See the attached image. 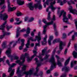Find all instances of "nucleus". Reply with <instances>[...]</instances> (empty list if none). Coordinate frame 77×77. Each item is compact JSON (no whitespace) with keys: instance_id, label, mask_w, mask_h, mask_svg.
<instances>
[{"instance_id":"f257e3e1","label":"nucleus","mask_w":77,"mask_h":77,"mask_svg":"<svg viewBox=\"0 0 77 77\" xmlns=\"http://www.w3.org/2000/svg\"><path fill=\"white\" fill-rule=\"evenodd\" d=\"M49 62H51L52 63L51 66V68L50 70H48L47 71V74H49L50 73V72L51 70L53 69V67L54 66H56V62H55V60H54V55H52L51 57L49 60Z\"/></svg>"},{"instance_id":"f03ea898","label":"nucleus","mask_w":77,"mask_h":77,"mask_svg":"<svg viewBox=\"0 0 77 77\" xmlns=\"http://www.w3.org/2000/svg\"><path fill=\"white\" fill-rule=\"evenodd\" d=\"M63 13V22H64L67 24H70V23L68 21V18L66 16V12H64V11L62 10L61 11V13L60 14L59 17H60L62 15V14Z\"/></svg>"},{"instance_id":"7ed1b4c3","label":"nucleus","mask_w":77,"mask_h":77,"mask_svg":"<svg viewBox=\"0 0 77 77\" xmlns=\"http://www.w3.org/2000/svg\"><path fill=\"white\" fill-rule=\"evenodd\" d=\"M70 60V57H69L68 59H67L65 63V66L63 68H62V71H64L65 72H67L69 71V68L66 67V66L68 64Z\"/></svg>"},{"instance_id":"20e7f679","label":"nucleus","mask_w":77,"mask_h":77,"mask_svg":"<svg viewBox=\"0 0 77 77\" xmlns=\"http://www.w3.org/2000/svg\"><path fill=\"white\" fill-rule=\"evenodd\" d=\"M16 64L15 63H13L12 64V65L8 69V72H11L10 74V77H12L13 76L14 74V72H15V69H12V68H13V67H14L15 65H16Z\"/></svg>"},{"instance_id":"39448f33","label":"nucleus","mask_w":77,"mask_h":77,"mask_svg":"<svg viewBox=\"0 0 77 77\" xmlns=\"http://www.w3.org/2000/svg\"><path fill=\"white\" fill-rule=\"evenodd\" d=\"M39 3L38 2V3L35 4L34 5V6H33V3H30L28 4V7L29 8L30 10L33 11V9H34V7L35 9H37L38 7V6L39 5Z\"/></svg>"},{"instance_id":"423d86ee","label":"nucleus","mask_w":77,"mask_h":77,"mask_svg":"<svg viewBox=\"0 0 77 77\" xmlns=\"http://www.w3.org/2000/svg\"><path fill=\"white\" fill-rule=\"evenodd\" d=\"M8 18V15L6 14H0V18L1 20L2 19L4 21H7L6 20Z\"/></svg>"},{"instance_id":"0eeeda50","label":"nucleus","mask_w":77,"mask_h":77,"mask_svg":"<svg viewBox=\"0 0 77 77\" xmlns=\"http://www.w3.org/2000/svg\"><path fill=\"white\" fill-rule=\"evenodd\" d=\"M33 73V71L32 70H30L29 71L27 72H23V74H25V77H27V76L29 75H31Z\"/></svg>"},{"instance_id":"6e6552de","label":"nucleus","mask_w":77,"mask_h":77,"mask_svg":"<svg viewBox=\"0 0 77 77\" xmlns=\"http://www.w3.org/2000/svg\"><path fill=\"white\" fill-rule=\"evenodd\" d=\"M69 10L70 11V12L73 14H77V11L75 9H73L72 6H70V8H69Z\"/></svg>"},{"instance_id":"1a4fd4ad","label":"nucleus","mask_w":77,"mask_h":77,"mask_svg":"<svg viewBox=\"0 0 77 77\" xmlns=\"http://www.w3.org/2000/svg\"><path fill=\"white\" fill-rule=\"evenodd\" d=\"M55 3H56V1H54L53 2H51L50 3V5H51L48 7V9H50V8H51L52 11H54V10H55L56 8H54V7H53V5H54Z\"/></svg>"},{"instance_id":"9d476101","label":"nucleus","mask_w":77,"mask_h":77,"mask_svg":"<svg viewBox=\"0 0 77 77\" xmlns=\"http://www.w3.org/2000/svg\"><path fill=\"white\" fill-rule=\"evenodd\" d=\"M5 53L7 54L8 57H10L11 56V48H8V50L6 51Z\"/></svg>"},{"instance_id":"9b49d317","label":"nucleus","mask_w":77,"mask_h":77,"mask_svg":"<svg viewBox=\"0 0 77 77\" xmlns=\"http://www.w3.org/2000/svg\"><path fill=\"white\" fill-rule=\"evenodd\" d=\"M6 24H7V21H5L1 26L0 28V30H4L5 28L6 27L5 25H6Z\"/></svg>"},{"instance_id":"f8f14e48","label":"nucleus","mask_w":77,"mask_h":77,"mask_svg":"<svg viewBox=\"0 0 77 77\" xmlns=\"http://www.w3.org/2000/svg\"><path fill=\"white\" fill-rule=\"evenodd\" d=\"M43 21L44 23H45V24H46V25H50L51 24H53V21H51V22L49 23H47V21L43 19Z\"/></svg>"},{"instance_id":"ddd939ff","label":"nucleus","mask_w":77,"mask_h":77,"mask_svg":"<svg viewBox=\"0 0 77 77\" xmlns=\"http://www.w3.org/2000/svg\"><path fill=\"white\" fill-rule=\"evenodd\" d=\"M17 3L19 5H23L24 2L23 1L20 0L17 1Z\"/></svg>"},{"instance_id":"4468645a","label":"nucleus","mask_w":77,"mask_h":77,"mask_svg":"<svg viewBox=\"0 0 77 77\" xmlns=\"http://www.w3.org/2000/svg\"><path fill=\"white\" fill-rule=\"evenodd\" d=\"M41 35V33L40 32H39L38 34V36H36L35 38H38V42H39V41L41 40V37L40 36Z\"/></svg>"},{"instance_id":"2eb2a0df","label":"nucleus","mask_w":77,"mask_h":77,"mask_svg":"<svg viewBox=\"0 0 77 77\" xmlns=\"http://www.w3.org/2000/svg\"><path fill=\"white\" fill-rule=\"evenodd\" d=\"M16 9V7H8V12L12 11H14V10Z\"/></svg>"},{"instance_id":"dca6fc26","label":"nucleus","mask_w":77,"mask_h":77,"mask_svg":"<svg viewBox=\"0 0 77 77\" xmlns=\"http://www.w3.org/2000/svg\"><path fill=\"white\" fill-rule=\"evenodd\" d=\"M47 52V48H45L44 49H43L42 51V53L41 55L42 56H44L45 53Z\"/></svg>"},{"instance_id":"f3484780","label":"nucleus","mask_w":77,"mask_h":77,"mask_svg":"<svg viewBox=\"0 0 77 77\" xmlns=\"http://www.w3.org/2000/svg\"><path fill=\"white\" fill-rule=\"evenodd\" d=\"M25 56L23 54H22L21 56L20 57V59L21 60H23V63L24 62H25Z\"/></svg>"},{"instance_id":"a211bd4d","label":"nucleus","mask_w":77,"mask_h":77,"mask_svg":"<svg viewBox=\"0 0 77 77\" xmlns=\"http://www.w3.org/2000/svg\"><path fill=\"white\" fill-rule=\"evenodd\" d=\"M38 3H38V8L39 9H41L42 8V5L41 4V1H38Z\"/></svg>"},{"instance_id":"6ab92c4d","label":"nucleus","mask_w":77,"mask_h":77,"mask_svg":"<svg viewBox=\"0 0 77 77\" xmlns=\"http://www.w3.org/2000/svg\"><path fill=\"white\" fill-rule=\"evenodd\" d=\"M72 54L73 56L75 58H77V53L75 51H74L73 52Z\"/></svg>"},{"instance_id":"aec40b11","label":"nucleus","mask_w":77,"mask_h":77,"mask_svg":"<svg viewBox=\"0 0 77 77\" xmlns=\"http://www.w3.org/2000/svg\"><path fill=\"white\" fill-rule=\"evenodd\" d=\"M33 53H34V55L32 56V58H33L35 57V56H36V54H37V53H38V52H37V51H33Z\"/></svg>"},{"instance_id":"412c9836","label":"nucleus","mask_w":77,"mask_h":77,"mask_svg":"<svg viewBox=\"0 0 77 77\" xmlns=\"http://www.w3.org/2000/svg\"><path fill=\"white\" fill-rule=\"evenodd\" d=\"M24 41L25 40L24 39H21V42H22L21 44V46L22 47H23L24 45Z\"/></svg>"},{"instance_id":"4be33fe9","label":"nucleus","mask_w":77,"mask_h":77,"mask_svg":"<svg viewBox=\"0 0 77 77\" xmlns=\"http://www.w3.org/2000/svg\"><path fill=\"white\" fill-rule=\"evenodd\" d=\"M29 45H30V40H28L27 43L26 45V48H29Z\"/></svg>"},{"instance_id":"5701e85b","label":"nucleus","mask_w":77,"mask_h":77,"mask_svg":"<svg viewBox=\"0 0 77 77\" xmlns=\"http://www.w3.org/2000/svg\"><path fill=\"white\" fill-rule=\"evenodd\" d=\"M33 58H32V56L31 58H30V57H28L27 58V61L28 62H29L31 61V60H32V59H33Z\"/></svg>"},{"instance_id":"b1692460","label":"nucleus","mask_w":77,"mask_h":77,"mask_svg":"<svg viewBox=\"0 0 77 77\" xmlns=\"http://www.w3.org/2000/svg\"><path fill=\"white\" fill-rule=\"evenodd\" d=\"M50 14H51V12L50 11L49 12L48 17V20H51V18L50 17Z\"/></svg>"},{"instance_id":"393cba45","label":"nucleus","mask_w":77,"mask_h":77,"mask_svg":"<svg viewBox=\"0 0 77 77\" xmlns=\"http://www.w3.org/2000/svg\"><path fill=\"white\" fill-rule=\"evenodd\" d=\"M27 67V66L26 65H23V67H22V70H23V71H25L26 69V67Z\"/></svg>"},{"instance_id":"a878e982","label":"nucleus","mask_w":77,"mask_h":77,"mask_svg":"<svg viewBox=\"0 0 77 77\" xmlns=\"http://www.w3.org/2000/svg\"><path fill=\"white\" fill-rule=\"evenodd\" d=\"M30 28H28L27 29V31H26V33L27 34H29L30 33Z\"/></svg>"},{"instance_id":"bb28decb","label":"nucleus","mask_w":77,"mask_h":77,"mask_svg":"<svg viewBox=\"0 0 77 77\" xmlns=\"http://www.w3.org/2000/svg\"><path fill=\"white\" fill-rule=\"evenodd\" d=\"M60 39H55L53 42V43H55V42H59Z\"/></svg>"},{"instance_id":"cd10ccee","label":"nucleus","mask_w":77,"mask_h":77,"mask_svg":"<svg viewBox=\"0 0 77 77\" xmlns=\"http://www.w3.org/2000/svg\"><path fill=\"white\" fill-rule=\"evenodd\" d=\"M37 57L39 58L41 61H43V60H44V59L42 58V57H41V55H40L39 56H37Z\"/></svg>"},{"instance_id":"c85d7f7f","label":"nucleus","mask_w":77,"mask_h":77,"mask_svg":"<svg viewBox=\"0 0 77 77\" xmlns=\"http://www.w3.org/2000/svg\"><path fill=\"white\" fill-rule=\"evenodd\" d=\"M57 64L58 65H59V66H62V63H61V62H60V61L59 60L57 61Z\"/></svg>"},{"instance_id":"c756f323","label":"nucleus","mask_w":77,"mask_h":77,"mask_svg":"<svg viewBox=\"0 0 77 77\" xmlns=\"http://www.w3.org/2000/svg\"><path fill=\"white\" fill-rule=\"evenodd\" d=\"M28 40H31V41H36V39H35V40H33V38L32 37H31L30 38H29Z\"/></svg>"},{"instance_id":"7c9ffc66","label":"nucleus","mask_w":77,"mask_h":77,"mask_svg":"<svg viewBox=\"0 0 77 77\" xmlns=\"http://www.w3.org/2000/svg\"><path fill=\"white\" fill-rule=\"evenodd\" d=\"M57 3H60V5H61V6H62V5H63V2L62 1L60 2V0H58V1L57 2Z\"/></svg>"},{"instance_id":"2f4dec72","label":"nucleus","mask_w":77,"mask_h":77,"mask_svg":"<svg viewBox=\"0 0 77 77\" xmlns=\"http://www.w3.org/2000/svg\"><path fill=\"white\" fill-rule=\"evenodd\" d=\"M25 57H26L27 58L28 57H29V54L28 53H25Z\"/></svg>"},{"instance_id":"473e14b6","label":"nucleus","mask_w":77,"mask_h":77,"mask_svg":"<svg viewBox=\"0 0 77 77\" xmlns=\"http://www.w3.org/2000/svg\"><path fill=\"white\" fill-rule=\"evenodd\" d=\"M21 14H22L20 12H19V13H17V15L18 17L19 16H20V15H21Z\"/></svg>"},{"instance_id":"72a5a7b5","label":"nucleus","mask_w":77,"mask_h":77,"mask_svg":"<svg viewBox=\"0 0 77 77\" xmlns=\"http://www.w3.org/2000/svg\"><path fill=\"white\" fill-rule=\"evenodd\" d=\"M49 56H50L49 55H48L47 54H46V56L45 57V59H48V57H49Z\"/></svg>"},{"instance_id":"f704fd0d","label":"nucleus","mask_w":77,"mask_h":77,"mask_svg":"<svg viewBox=\"0 0 77 77\" xmlns=\"http://www.w3.org/2000/svg\"><path fill=\"white\" fill-rule=\"evenodd\" d=\"M66 77V73H65L63 74L60 77Z\"/></svg>"},{"instance_id":"c9c22d12","label":"nucleus","mask_w":77,"mask_h":77,"mask_svg":"<svg viewBox=\"0 0 77 77\" xmlns=\"http://www.w3.org/2000/svg\"><path fill=\"white\" fill-rule=\"evenodd\" d=\"M59 42H60V45L62 46L63 44V42L62 41H60Z\"/></svg>"},{"instance_id":"e433bc0d","label":"nucleus","mask_w":77,"mask_h":77,"mask_svg":"<svg viewBox=\"0 0 77 77\" xmlns=\"http://www.w3.org/2000/svg\"><path fill=\"white\" fill-rule=\"evenodd\" d=\"M47 38V35H46L45 36V37L44 38L43 41L47 42V41H46V39Z\"/></svg>"},{"instance_id":"4c0bfd02","label":"nucleus","mask_w":77,"mask_h":77,"mask_svg":"<svg viewBox=\"0 0 77 77\" xmlns=\"http://www.w3.org/2000/svg\"><path fill=\"white\" fill-rule=\"evenodd\" d=\"M53 20H54V21H55L56 20V18H55V15H53V19L51 20V21H53Z\"/></svg>"},{"instance_id":"58836bf2","label":"nucleus","mask_w":77,"mask_h":77,"mask_svg":"<svg viewBox=\"0 0 77 77\" xmlns=\"http://www.w3.org/2000/svg\"><path fill=\"white\" fill-rule=\"evenodd\" d=\"M56 57L57 59V61L59 60V59H60V57L57 55H56Z\"/></svg>"},{"instance_id":"ea45409f","label":"nucleus","mask_w":77,"mask_h":77,"mask_svg":"<svg viewBox=\"0 0 77 77\" xmlns=\"http://www.w3.org/2000/svg\"><path fill=\"white\" fill-rule=\"evenodd\" d=\"M6 43L5 42L3 43V44L2 45V46L4 47L5 48L6 47Z\"/></svg>"},{"instance_id":"a19ab883","label":"nucleus","mask_w":77,"mask_h":77,"mask_svg":"<svg viewBox=\"0 0 77 77\" xmlns=\"http://www.w3.org/2000/svg\"><path fill=\"white\" fill-rule=\"evenodd\" d=\"M54 27L55 30H56V26L55 23H54Z\"/></svg>"},{"instance_id":"79ce46f5","label":"nucleus","mask_w":77,"mask_h":77,"mask_svg":"<svg viewBox=\"0 0 77 77\" xmlns=\"http://www.w3.org/2000/svg\"><path fill=\"white\" fill-rule=\"evenodd\" d=\"M4 35H10V33L5 32L4 33Z\"/></svg>"},{"instance_id":"37998d69","label":"nucleus","mask_w":77,"mask_h":77,"mask_svg":"<svg viewBox=\"0 0 77 77\" xmlns=\"http://www.w3.org/2000/svg\"><path fill=\"white\" fill-rule=\"evenodd\" d=\"M60 50V51H61L62 49H63V48H62V46L60 45L59 46Z\"/></svg>"},{"instance_id":"c03bdc74","label":"nucleus","mask_w":77,"mask_h":77,"mask_svg":"<svg viewBox=\"0 0 77 77\" xmlns=\"http://www.w3.org/2000/svg\"><path fill=\"white\" fill-rule=\"evenodd\" d=\"M46 32H47L46 29H44L43 32V33L44 34V35H45V33H46Z\"/></svg>"},{"instance_id":"a18cd8bd","label":"nucleus","mask_w":77,"mask_h":77,"mask_svg":"<svg viewBox=\"0 0 77 77\" xmlns=\"http://www.w3.org/2000/svg\"><path fill=\"white\" fill-rule=\"evenodd\" d=\"M63 38H66V35L64 33L63 35Z\"/></svg>"},{"instance_id":"49530a36","label":"nucleus","mask_w":77,"mask_h":77,"mask_svg":"<svg viewBox=\"0 0 77 77\" xmlns=\"http://www.w3.org/2000/svg\"><path fill=\"white\" fill-rule=\"evenodd\" d=\"M5 36V35L4 34L3 35H0V39H2V38H4V36Z\"/></svg>"},{"instance_id":"de8ad7c7","label":"nucleus","mask_w":77,"mask_h":77,"mask_svg":"<svg viewBox=\"0 0 77 77\" xmlns=\"http://www.w3.org/2000/svg\"><path fill=\"white\" fill-rule=\"evenodd\" d=\"M8 2V8L10 7V3L9 2V0H8L7 1Z\"/></svg>"},{"instance_id":"09e8293b","label":"nucleus","mask_w":77,"mask_h":77,"mask_svg":"<svg viewBox=\"0 0 77 77\" xmlns=\"http://www.w3.org/2000/svg\"><path fill=\"white\" fill-rule=\"evenodd\" d=\"M53 36H50L49 38V41H51L53 39Z\"/></svg>"},{"instance_id":"8fccbe9b","label":"nucleus","mask_w":77,"mask_h":77,"mask_svg":"<svg viewBox=\"0 0 77 77\" xmlns=\"http://www.w3.org/2000/svg\"><path fill=\"white\" fill-rule=\"evenodd\" d=\"M42 45H45V44H46V43H47V42L43 41V42H42Z\"/></svg>"},{"instance_id":"3c124183","label":"nucleus","mask_w":77,"mask_h":77,"mask_svg":"<svg viewBox=\"0 0 77 77\" xmlns=\"http://www.w3.org/2000/svg\"><path fill=\"white\" fill-rule=\"evenodd\" d=\"M33 20H34L33 18L32 17L29 20V22H31V21H33Z\"/></svg>"},{"instance_id":"603ef678","label":"nucleus","mask_w":77,"mask_h":77,"mask_svg":"<svg viewBox=\"0 0 77 77\" xmlns=\"http://www.w3.org/2000/svg\"><path fill=\"white\" fill-rule=\"evenodd\" d=\"M73 66H74V64H73V62L72 61L71 62V68H72V67H73Z\"/></svg>"},{"instance_id":"864d4df0","label":"nucleus","mask_w":77,"mask_h":77,"mask_svg":"<svg viewBox=\"0 0 77 77\" xmlns=\"http://www.w3.org/2000/svg\"><path fill=\"white\" fill-rule=\"evenodd\" d=\"M37 73H38V72H35L33 74L34 75H35V76H38V75Z\"/></svg>"},{"instance_id":"5fc2aeb1","label":"nucleus","mask_w":77,"mask_h":77,"mask_svg":"<svg viewBox=\"0 0 77 77\" xmlns=\"http://www.w3.org/2000/svg\"><path fill=\"white\" fill-rule=\"evenodd\" d=\"M47 25H45L44 26H43L44 27V30H46V29H46V28H47Z\"/></svg>"},{"instance_id":"6e6d98bb","label":"nucleus","mask_w":77,"mask_h":77,"mask_svg":"<svg viewBox=\"0 0 77 77\" xmlns=\"http://www.w3.org/2000/svg\"><path fill=\"white\" fill-rule=\"evenodd\" d=\"M27 51V48H26L25 49L23 50V52H26Z\"/></svg>"},{"instance_id":"4d7b16f0","label":"nucleus","mask_w":77,"mask_h":77,"mask_svg":"<svg viewBox=\"0 0 77 77\" xmlns=\"http://www.w3.org/2000/svg\"><path fill=\"white\" fill-rule=\"evenodd\" d=\"M14 59H16L17 60L18 59H19V57H18L17 56H15L14 57Z\"/></svg>"},{"instance_id":"13d9d810","label":"nucleus","mask_w":77,"mask_h":77,"mask_svg":"<svg viewBox=\"0 0 77 77\" xmlns=\"http://www.w3.org/2000/svg\"><path fill=\"white\" fill-rule=\"evenodd\" d=\"M38 71H39V68L38 67H36V72H38Z\"/></svg>"},{"instance_id":"bf43d9fd","label":"nucleus","mask_w":77,"mask_h":77,"mask_svg":"<svg viewBox=\"0 0 77 77\" xmlns=\"http://www.w3.org/2000/svg\"><path fill=\"white\" fill-rule=\"evenodd\" d=\"M35 46L37 47V46H40V44H39V42L38 43H35Z\"/></svg>"},{"instance_id":"052dcab7","label":"nucleus","mask_w":77,"mask_h":77,"mask_svg":"<svg viewBox=\"0 0 77 77\" xmlns=\"http://www.w3.org/2000/svg\"><path fill=\"white\" fill-rule=\"evenodd\" d=\"M16 63H20V60H17L16 61Z\"/></svg>"},{"instance_id":"680f3d73","label":"nucleus","mask_w":77,"mask_h":77,"mask_svg":"<svg viewBox=\"0 0 77 77\" xmlns=\"http://www.w3.org/2000/svg\"><path fill=\"white\" fill-rule=\"evenodd\" d=\"M19 35H20V33H19V32H17V34L16 35V36L17 38H18V37L19 36Z\"/></svg>"},{"instance_id":"e2e57ef3","label":"nucleus","mask_w":77,"mask_h":77,"mask_svg":"<svg viewBox=\"0 0 77 77\" xmlns=\"http://www.w3.org/2000/svg\"><path fill=\"white\" fill-rule=\"evenodd\" d=\"M45 3L47 5H48V3H49V2H48V0Z\"/></svg>"},{"instance_id":"0e129e2a","label":"nucleus","mask_w":77,"mask_h":77,"mask_svg":"<svg viewBox=\"0 0 77 77\" xmlns=\"http://www.w3.org/2000/svg\"><path fill=\"white\" fill-rule=\"evenodd\" d=\"M20 70V67H18L17 69V74H18L19 72V71Z\"/></svg>"},{"instance_id":"69168bd1","label":"nucleus","mask_w":77,"mask_h":77,"mask_svg":"<svg viewBox=\"0 0 77 77\" xmlns=\"http://www.w3.org/2000/svg\"><path fill=\"white\" fill-rule=\"evenodd\" d=\"M23 47L22 46H20V47H19V50H22L23 49Z\"/></svg>"},{"instance_id":"338daca9","label":"nucleus","mask_w":77,"mask_h":77,"mask_svg":"<svg viewBox=\"0 0 77 77\" xmlns=\"http://www.w3.org/2000/svg\"><path fill=\"white\" fill-rule=\"evenodd\" d=\"M34 46V43H31V47H33Z\"/></svg>"},{"instance_id":"774afa93","label":"nucleus","mask_w":77,"mask_h":77,"mask_svg":"<svg viewBox=\"0 0 77 77\" xmlns=\"http://www.w3.org/2000/svg\"><path fill=\"white\" fill-rule=\"evenodd\" d=\"M75 23L76 24V29H77V21H75Z\"/></svg>"}]
</instances>
